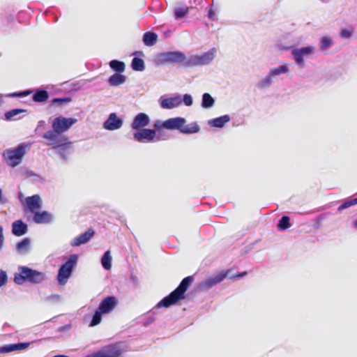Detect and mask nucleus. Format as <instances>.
Listing matches in <instances>:
<instances>
[{
    "label": "nucleus",
    "instance_id": "43",
    "mask_svg": "<svg viewBox=\"0 0 357 357\" xmlns=\"http://www.w3.org/2000/svg\"><path fill=\"white\" fill-rule=\"evenodd\" d=\"M8 281V276L6 271L0 270V287L4 286Z\"/></svg>",
    "mask_w": 357,
    "mask_h": 357
},
{
    "label": "nucleus",
    "instance_id": "36",
    "mask_svg": "<svg viewBox=\"0 0 357 357\" xmlns=\"http://www.w3.org/2000/svg\"><path fill=\"white\" fill-rule=\"evenodd\" d=\"M103 313L97 308L92 317V319L91 321V323L89 324V326H95L98 324H99L101 322L102 320V314Z\"/></svg>",
    "mask_w": 357,
    "mask_h": 357
},
{
    "label": "nucleus",
    "instance_id": "20",
    "mask_svg": "<svg viewBox=\"0 0 357 357\" xmlns=\"http://www.w3.org/2000/svg\"><path fill=\"white\" fill-rule=\"evenodd\" d=\"M51 146L56 150V152L60 155L63 160H66L68 159V155L71 149L70 142L67 143L64 141Z\"/></svg>",
    "mask_w": 357,
    "mask_h": 357
},
{
    "label": "nucleus",
    "instance_id": "10",
    "mask_svg": "<svg viewBox=\"0 0 357 357\" xmlns=\"http://www.w3.org/2000/svg\"><path fill=\"white\" fill-rule=\"evenodd\" d=\"M227 277V272H221L218 274L208 277L201 281L197 285V290L199 291H206L214 286L222 282Z\"/></svg>",
    "mask_w": 357,
    "mask_h": 357
},
{
    "label": "nucleus",
    "instance_id": "15",
    "mask_svg": "<svg viewBox=\"0 0 357 357\" xmlns=\"http://www.w3.org/2000/svg\"><path fill=\"white\" fill-rule=\"evenodd\" d=\"M123 121L117 116L116 113H111L107 120L103 123V128L107 130H115L121 128Z\"/></svg>",
    "mask_w": 357,
    "mask_h": 357
},
{
    "label": "nucleus",
    "instance_id": "40",
    "mask_svg": "<svg viewBox=\"0 0 357 357\" xmlns=\"http://www.w3.org/2000/svg\"><path fill=\"white\" fill-rule=\"evenodd\" d=\"M320 43H321V45H320L321 49L323 50H325L331 47V45L332 44V40L328 37H323L321 38Z\"/></svg>",
    "mask_w": 357,
    "mask_h": 357
},
{
    "label": "nucleus",
    "instance_id": "50",
    "mask_svg": "<svg viewBox=\"0 0 357 357\" xmlns=\"http://www.w3.org/2000/svg\"><path fill=\"white\" fill-rule=\"evenodd\" d=\"M71 326H72L70 324H66L65 326H61L60 328H59L58 331L63 332V331H68L71 328Z\"/></svg>",
    "mask_w": 357,
    "mask_h": 357
},
{
    "label": "nucleus",
    "instance_id": "17",
    "mask_svg": "<svg viewBox=\"0 0 357 357\" xmlns=\"http://www.w3.org/2000/svg\"><path fill=\"white\" fill-rule=\"evenodd\" d=\"M116 305V299L115 297L109 296L100 302L98 309L102 313L107 314L114 309Z\"/></svg>",
    "mask_w": 357,
    "mask_h": 357
},
{
    "label": "nucleus",
    "instance_id": "39",
    "mask_svg": "<svg viewBox=\"0 0 357 357\" xmlns=\"http://www.w3.org/2000/svg\"><path fill=\"white\" fill-rule=\"evenodd\" d=\"M357 204V198L351 199L349 200L345 201L342 203L337 208L339 211H341L345 208H347L351 206Z\"/></svg>",
    "mask_w": 357,
    "mask_h": 357
},
{
    "label": "nucleus",
    "instance_id": "55",
    "mask_svg": "<svg viewBox=\"0 0 357 357\" xmlns=\"http://www.w3.org/2000/svg\"><path fill=\"white\" fill-rule=\"evenodd\" d=\"M353 225L356 229H357V220L353 222Z\"/></svg>",
    "mask_w": 357,
    "mask_h": 357
},
{
    "label": "nucleus",
    "instance_id": "12",
    "mask_svg": "<svg viewBox=\"0 0 357 357\" xmlns=\"http://www.w3.org/2000/svg\"><path fill=\"white\" fill-rule=\"evenodd\" d=\"M122 349L118 344H110L102 348L100 351L93 353L86 357H120Z\"/></svg>",
    "mask_w": 357,
    "mask_h": 357
},
{
    "label": "nucleus",
    "instance_id": "57",
    "mask_svg": "<svg viewBox=\"0 0 357 357\" xmlns=\"http://www.w3.org/2000/svg\"><path fill=\"white\" fill-rule=\"evenodd\" d=\"M319 227V223L317 222V224H316V225L314 226L315 228H318Z\"/></svg>",
    "mask_w": 357,
    "mask_h": 357
},
{
    "label": "nucleus",
    "instance_id": "28",
    "mask_svg": "<svg viewBox=\"0 0 357 357\" xmlns=\"http://www.w3.org/2000/svg\"><path fill=\"white\" fill-rule=\"evenodd\" d=\"M158 35L152 31H147L143 36V43L148 47H151L157 42Z\"/></svg>",
    "mask_w": 357,
    "mask_h": 357
},
{
    "label": "nucleus",
    "instance_id": "48",
    "mask_svg": "<svg viewBox=\"0 0 357 357\" xmlns=\"http://www.w3.org/2000/svg\"><path fill=\"white\" fill-rule=\"evenodd\" d=\"M9 202V200L6 197L3 196L2 190L0 188V204H6Z\"/></svg>",
    "mask_w": 357,
    "mask_h": 357
},
{
    "label": "nucleus",
    "instance_id": "30",
    "mask_svg": "<svg viewBox=\"0 0 357 357\" xmlns=\"http://www.w3.org/2000/svg\"><path fill=\"white\" fill-rule=\"evenodd\" d=\"M215 104V100L208 93H204L202 98V107L205 109L212 107Z\"/></svg>",
    "mask_w": 357,
    "mask_h": 357
},
{
    "label": "nucleus",
    "instance_id": "6",
    "mask_svg": "<svg viewBox=\"0 0 357 357\" xmlns=\"http://www.w3.org/2000/svg\"><path fill=\"white\" fill-rule=\"evenodd\" d=\"M289 72L288 65H280L278 67L271 68L268 74L257 83V87L261 90L266 89L272 85L274 79L282 74H287Z\"/></svg>",
    "mask_w": 357,
    "mask_h": 357
},
{
    "label": "nucleus",
    "instance_id": "29",
    "mask_svg": "<svg viewBox=\"0 0 357 357\" xmlns=\"http://www.w3.org/2000/svg\"><path fill=\"white\" fill-rule=\"evenodd\" d=\"M199 130H200V128H199V125L197 123L193 122V123H191L188 125H185V123L183 124V126H182L180 132L183 133V134H188V135L195 134V133L198 132L199 131Z\"/></svg>",
    "mask_w": 357,
    "mask_h": 357
},
{
    "label": "nucleus",
    "instance_id": "51",
    "mask_svg": "<svg viewBox=\"0 0 357 357\" xmlns=\"http://www.w3.org/2000/svg\"><path fill=\"white\" fill-rule=\"evenodd\" d=\"M245 275H247V272L244 271L242 273H239L236 274V275L231 276V277H230V278L231 279H237V278H242V277L245 276Z\"/></svg>",
    "mask_w": 357,
    "mask_h": 357
},
{
    "label": "nucleus",
    "instance_id": "16",
    "mask_svg": "<svg viewBox=\"0 0 357 357\" xmlns=\"http://www.w3.org/2000/svg\"><path fill=\"white\" fill-rule=\"evenodd\" d=\"M186 123L183 117L170 118L163 121V128L168 130H178L181 132L182 126Z\"/></svg>",
    "mask_w": 357,
    "mask_h": 357
},
{
    "label": "nucleus",
    "instance_id": "26",
    "mask_svg": "<svg viewBox=\"0 0 357 357\" xmlns=\"http://www.w3.org/2000/svg\"><path fill=\"white\" fill-rule=\"evenodd\" d=\"M31 240L29 238H24L19 241L16 245V250L19 254L25 255L30 251Z\"/></svg>",
    "mask_w": 357,
    "mask_h": 357
},
{
    "label": "nucleus",
    "instance_id": "33",
    "mask_svg": "<svg viewBox=\"0 0 357 357\" xmlns=\"http://www.w3.org/2000/svg\"><path fill=\"white\" fill-rule=\"evenodd\" d=\"M131 67L135 71H143L145 69V64L143 59L134 57L131 62Z\"/></svg>",
    "mask_w": 357,
    "mask_h": 357
},
{
    "label": "nucleus",
    "instance_id": "41",
    "mask_svg": "<svg viewBox=\"0 0 357 357\" xmlns=\"http://www.w3.org/2000/svg\"><path fill=\"white\" fill-rule=\"evenodd\" d=\"M163 128V122H161L160 121H157L154 123L153 124V128L152 129L153 130H155V137H156V141H160L161 139H162L160 137V134H157V132L162 128Z\"/></svg>",
    "mask_w": 357,
    "mask_h": 357
},
{
    "label": "nucleus",
    "instance_id": "14",
    "mask_svg": "<svg viewBox=\"0 0 357 357\" xmlns=\"http://www.w3.org/2000/svg\"><path fill=\"white\" fill-rule=\"evenodd\" d=\"M150 121V118L146 114L140 112L133 118L130 127L133 130L137 131L146 128L145 127L149 126Z\"/></svg>",
    "mask_w": 357,
    "mask_h": 357
},
{
    "label": "nucleus",
    "instance_id": "1",
    "mask_svg": "<svg viewBox=\"0 0 357 357\" xmlns=\"http://www.w3.org/2000/svg\"><path fill=\"white\" fill-rule=\"evenodd\" d=\"M77 121V119L61 116L54 118L52 123V130L45 132L43 135L47 140V144L53 145L66 141L67 138L61 135L68 131Z\"/></svg>",
    "mask_w": 357,
    "mask_h": 357
},
{
    "label": "nucleus",
    "instance_id": "7",
    "mask_svg": "<svg viewBox=\"0 0 357 357\" xmlns=\"http://www.w3.org/2000/svg\"><path fill=\"white\" fill-rule=\"evenodd\" d=\"M78 256L71 255L67 261L63 264L59 269L57 280L60 285H64L73 273V268L77 265Z\"/></svg>",
    "mask_w": 357,
    "mask_h": 357
},
{
    "label": "nucleus",
    "instance_id": "47",
    "mask_svg": "<svg viewBox=\"0 0 357 357\" xmlns=\"http://www.w3.org/2000/svg\"><path fill=\"white\" fill-rule=\"evenodd\" d=\"M5 241V237L3 234V228L0 226V250L3 248Z\"/></svg>",
    "mask_w": 357,
    "mask_h": 357
},
{
    "label": "nucleus",
    "instance_id": "9",
    "mask_svg": "<svg viewBox=\"0 0 357 357\" xmlns=\"http://www.w3.org/2000/svg\"><path fill=\"white\" fill-rule=\"evenodd\" d=\"M31 93H33L32 96V100L35 102H44L47 101L49 98L48 92L42 89H37L36 90H24L18 92L11 93L7 95L8 97L10 98H16V97H26Z\"/></svg>",
    "mask_w": 357,
    "mask_h": 357
},
{
    "label": "nucleus",
    "instance_id": "27",
    "mask_svg": "<svg viewBox=\"0 0 357 357\" xmlns=\"http://www.w3.org/2000/svg\"><path fill=\"white\" fill-rule=\"evenodd\" d=\"M126 77L125 75L119 73H116L109 77L108 82L110 86H117L123 84L126 82Z\"/></svg>",
    "mask_w": 357,
    "mask_h": 357
},
{
    "label": "nucleus",
    "instance_id": "4",
    "mask_svg": "<svg viewBox=\"0 0 357 357\" xmlns=\"http://www.w3.org/2000/svg\"><path fill=\"white\" fill-rule=\"evenodd\" d=\"M19 273L14 275V282L17 284H22L27 281L33 284L41 283L46 280L44 273L31 269L26 266H20Z\"/></svg>",
    "mask_w": 357,
    "mask_h": 357
},
{
    "label": "nucleus",
    "instance_id": "53",
    "mask_svg": "<svg viewBox=\"0 0 357 357\" xmlns=\"http://www.w3.org/2000/svg\"><path fill=\"white\" fill-rule=\"evenodd\" d=\"M324 219V215H320L317 218V222L320 223Z\"/></svg>",
    "mask_w": 357,
    "mask_h": 357
},
{
    "label": "nucleus",
    "instance_id": "44",
    "mask_svg": "<svg viewBox=\"0 0 357 357\" xmlns=\"http://www.w3.org/2000/svg\"><path fill=\"white\" fill-rule=\"evenodd\" d=\"M182 102H183L184 105L186 106H191L193 103L192 98L190 94H184Z\"/></svg>",
    "mask_w": 357,
    "mask_h": 357
},
{
    "label": "nucleus",
    "instance_id": "54",
    "mask_svg": "<svg viewBox=\"0 0 357 357\" xmlns=\"http://www.w3.org/2000/svg\"><path fill=\"white\" fill-rule=\"evenodd\" d=\"M134 55H143V52L138 51L133 53Z\"/></svg>",
    "mask_w": 357,
    "mask_h": 357
},
{
    "label": "nucleus",
    "instance_id": "19",
    "mask_svg": "<svg viewBox=\"0 0 357 357\" xmlns=\"http://www.w3.org/2000/svg\"><path fill=\"white\" fill-rule=\"evenodd\" d=\"M182 103L181 96L176 95L173 97L161 99L160 106L163 109H171L178 107Z\"/></svg>",
    "mask_w": 357,
    "mask_h": 357
},
{
    "label": "nucleus",
    "instance_id": "22",
    "mask_svg": "<svg viewBox=\"0 0 357 357\" xmlns=\"http://www.w3.org/2000/svg\"><path fill=\"white\" fill-rule=\"evenodd\" d=\"M41 199L38 195H34L26 198V207L33 213L41 208Z\"/></svg>",
    "mask_w": 357,
    "mask_h": 357
},
{
    "label": "nucleus",
    "instance_id": "35",
    "mask_svg": "<svg viewBox=\"0 0 357 357\" xmlns=\"http://www.w3.org/2000/svg\"><path fill=\"white\" fill-rule=\"evenodd\" d=\"M70 97L54 98L51 101V105L54 106H62L71 102Z\"/></svg>",
    "mask_w": 357,
    "mask_h": 357
},
{
    "label": "nucleus",
    "instance_id": "45",
    "mask_svg": "<svg viewBox=\"0 0 357 357\" xmlns=\"http://www.w3.org/2000/svg\"><path fill=\"white\" fill-rule=\"evenodd\" d=\"M352 35V31L347 29H343L341 30L340 36L343 38H349Z\"/></svg>",
    "mask_w": 357,
    "mask_h": 357
},
{
    "label": "nucleus",
    "instance_id": "25",
    "mask_svg": "<svg viewBox=\"0 0 357 357\" xmlns=\"http://www.w3.org/2000/svg\"><path fill=\"white\" fill-rule=\"evenodd\" d=\"M230 119V116L228 114H225L215 119H210L208 121V124L211 127L222 128L227 123L229 122Z\"/></svg>",
    "mask_w": 357,
    "mask_h": 357
},
{
    "label": "nucleus",
    "instance_id": "24",
    "mask_svg": "<svg viewBox=\"0 0 357 357\" xmlns=\"http://www.w3.org/2000/svg\"><path fill=\"white\" fill-rule=\"evenodd\" d=\"M29 344V342H20L4 345L0 347V353H8L14 351L22 350L27 348Z\"/></svg>",
    "mask_w": 357,
    "mask_h": 357
},
{
    "label": "nucleus",
    "instance_id": "38",
    "mask_svg": "<svg viewBox=\"0 0 357 357\" xmlns=\"http://www.w3.org/2000/svg\"><path fill=\"white\" fill-rule=\"evenodd\" d=\"M26 112V110L22 109H13L6 112L4 114V116H5V118L6 120H10L13 117H14L21 113Z\"/></svg>",
    "mask_w": 357,
    "mask_h": 357
},
{
    "label": "nucleus",
    "instance_id": "18",
    "mask_svg": "<svg viewBox=\"0 0 357 357\" xmlns=\"http://www.w3.org/2000/svg\"><path fill=\"white\" fill-rule=\"evenodd\" d=\"M94 233L93 229H89L85 232L73 238L70 241V245L73 247H77L87 243L93 236Z\"/></svg>",
    "mask_w": 357,
    "mask_h": 357
},
{
    "label": "nucleus",
    "instance_id": "13",
    "mask_svg": "<svg viewBox=\"0 0 357 357\" xmlns=\"http://www.w3.org/2000/svg\"><path fill=\"white\" fill-rule=\"evenodd\" d=\"M133 139L139 143H149L157 142L155 130L149 128H143L133 132Z\"/></svg>",
    "mask_w": 357,
    "mask_h": 357
},
{
    "label": "nucleus",
    "instance_id": "34",
    "mask_svg": "<svg viewBox=\"0 0 357 357\" xmlns=\"http://www.w3.org/2000/svg\"><path fill=\"white\" fill-rule=\"evenodd\" d=\"M291 227L290 218L287 215H283L279 220L278 227L280 230L284 231Z\"/></svg>",
    "mask_w": 357,
    "mask_h": 357
},
{
    "label": "nucleus",
    "instance_id": "32",
    "mask_svg": "<svg viewBox=\"0 0 357 357\" xmlns=\"http://www.w3.org/2000/svg\"><path fill=\"white\" fill-rule=\"evenodd\" d=\"M101 264L102 267L108 271L112 267V257L109 250L106 251L101 258Z\"/></svg>",
    "mask_w": 357,
    "mask_h": 357
},
{
    "label": "nucleus",
    "instance_id": "2",
    "mask_svg": "<svg viewBox=\"0 0 357 357\" xmlns=\"http://www.w3.org/2000/svg\"><path fill=\"white\" fill-rule=\"evenodd\" d=\"M193 280L192 276H188L183 279L179 285L172 291L168 296L163 298L152 310L151 312L155 313V311L160 307H168L172 305L176 304L178 301L183 298L185 292Z\"/></svg>",
    "mask_w": 357,
    "mask_h": 357
},
{
    "label": "nucleus",
    "instance_id": "8",
    "mask_svg": "<svg viewBox=\"0 0 357 357\" xmlns=\"http://www.w3.org/2000/svg\"><path fill=\"white\" fill-rule=\"evenodd\" d=\"M217 50L215 47L202 54L187 57L185 67L202 66L210 64L215 57Z\"/></svg>",
    "mask_w": 357,
    "mask_h": 357
},
{
    "label": "nucleus",
    "instance_id": "11",
    "mask_svg": "<svg viewBox=\"0 0 357 357\" xmlns=\"http://www.w3.org/2000/svg\"><path fill=\"white\" fill-rule=\"evenodd\" d=\"M316 48L314 46H307L301 48H293L291 50V56L296 63L300 68L305 66L304 57H307L313 54Z\"/></svg>",
    "mask_w": 357,
    "mask_h": 357
},
{
    "label": "nucleus",
    "instance_id": "3",
    "mask_svg": "<svg viewBox=\"0 0 357 357\" xmlns=\"http://www.w3.org/2000/svg\"><path fill=\"white\" fill-rule=\"evenodd\" d=\"M30 147L31 144L29 143H21L14 149H7L3 151L2 157L9 167H15L22 162Z\"/></svg>",
    "mask_w": 357,
    "mask_h": 357
},
{
    "label": "nucleus",
    "instance_id": "31",
    "mask_svg": "<svg viewBox=\"0 0 357 357\" xmlns=\"http://www.w3.org/2000/svg\"><path fill=\"white\" fill-rule=\"evenodd\" d=\"M109 67L114 71L119 73H121L125 70V63L123 61L119 60H112L109 63Z\"/></svg>",
    "mask_w": 357,
    "mask_h": 357
},
{
    "label": "nucleus",
    "instance_id": "42",
    "mask_svg": "<svg viewBox=\"0 0 357 357\" xmlns=\"http://www.w3.org/2000/svg\"><path fill=\"white\" fill-rule=\"evenodd\" d=\"M12 19V16L6 12L0 14V24L2 25L8 24Z\"/></svg>",
    "mask_w": 357,
    "mask_h": 357
},
{
    "label": "nucleus",
    "instance_id": "52",
    "mask_svg": "<svg viewBox=\"0 0 357 357\" xmlns=\"http://www.w3.org/2000/svg\"><path fill=\"white\" fill-rule=\"evenodd\" d=\"M45 125V121L40 120L38 122L36 130H38L40 128H44Z\"/></svg>",
    "mask_w": 357,
    "mask_h": 357
},
{
    "label": "nucleus",
    "instance_id": "23",
    "mask_svg": "<svg viewBox=\"0 0 357 357\" xmlns=\"http://www.w3.org/2000/svg\"><path fill=\"white\" fill-rule=\"evenodd\" d=\"M28 226L22 220H18L12 223V234L15 236H21L26 234Z\"/></svg>",
    "mask_w": 357,
    "mask_h": 357
},
{
    "label": "nucleus",
    "instance_id": "49",
    "mask_svg": "<svg viewBox=\"0 0 357 357\" xmlns=\"http://www.w3.org/2000/svg\"><path fill=\"white\" fill-rule=\"evenodd\" d=\"M130 281L135 286H138L139 281L138 278L134 274H131L130 275Z\"/></svg>",
    "mask_w": 357,
    "mask_h": 357
},
{
    "label": "nucleus",
    "instance_id": "37",
    "mask_svg": "<svg viewBox=\"0 0 357 357\" xmlns=\"http://www.w3.org/2000/svg\"><path fill=\"white\" fill-rule=\"evenodd\" d=\"M189 7L176 8L174 10V15L176 20L181 19L189 13Z\"/></svg>",
    "mask_w": 357,
    "mask_h": 357
},
{
    "label": "nucleus",
    "instance_id": "56",
    "mask_svg": "<svg viewBox=\"0 0 357 357\" xmlns=\"http://www.w3.org/2000/svg\"><path fill=\"white\" fill-rule=\"evenodd\" d=\"M153 320H154L153 318L150 319V320L148 321V324H150V323L153 322Z\"/></svg>",
    "mask_w": 357,
    "mask_h": 357
},
{
    "label": "nucleus",
    "instance_id": "46",
    "mask_svg": "<svg viewBox=\"0 0 357 357\" xmlns=\"http://www.w3.org/2000/svg\"><path fill=\"white\" fill-rule=\"evenodd\" d=\"M208 17L212 20V21H215L217 20V16H216V14L215 13V11L213 10V8L212 7H210L209 10H208V15H207Z\"/></svg>",
    "mask_w": 357,
    "mask_h": 357
},
{
    "label": "nucleus",
    "instance_id": "5",
    "mask_svg": "<svg viewBox=\"0 0 357 357\" xmlns=\"http://www.w3.org/2000/svg\"><path fill=\"white\" fill-rule=\"evenodd\" d=\"M186 59L187 56L182 52L167 51L157 54L154 61L158 65L183 63V66L185 67Z\"/></svg>",
    "mask_w": 357,
    "mask_h": 357
},
{
    "label": "nucleus",
    "instance_id": "21",
    "mask_svg": "<svg viewBox=\"0 0 357 357\" xmlns=\"http://www.w3.org/2000/svg\"><path fill=\"white\" fill-rule=\"evenodd\" d=\"M53 219V215L47 211H36L33 217V221L37 224H49Z\"/></svg>",
    "mask_w": 357,
    "mask_h": 357
}]
</instances>
